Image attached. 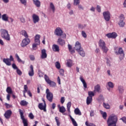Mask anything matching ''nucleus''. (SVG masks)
I'll return each instance as SVG.
<instances>
[{"label":"nucleus","instance_id":"obj_1","mask_svg":"<svg viewBox=\"0 0 126 126\" xmlns=\"http://www.w3.org/2000/svg\"><path fill=\"white\" fill-rule=\"evenodd\" d=\"M117 123H118V116L112 114L109 117L107 120V126H117Z\"/></svg>","mask_w":126,"mask_h":126},{"label":"nucleus","instance_id":"obj_2","mask_svg":"<svg viewBox=\"0 0 126 126\" xmlns=\"http://www.w3.org/2000/svg\"><path fill=\"white\" fill-rule=\"evenodd\" d=\"M63 30H62V29L60 27H58L56 28V29L55 30L54 34L56 36H59L61 37V36H63L62 38L63 39H66V34L65 33H63Z\"/></svg>","mask_w":126,"mask_h":126},{"label":"nucleus","instance_id":"obj_3","mask_svg":"<svg viewBox=\"0 0 126 126\" xmlns=\"http://www.w3.org/2000/svg\"><path fill=\"white\" fill-rule=\"evenodd\" d=\"M1 36L3 39L6 40V41H10V36L9 35V34H8V32L6 30H1Z\"/></svg>","mask_w":126,"mask_h":126},{"label":"nucleus","instance_id":"obj_4","mask_svg":"<svg viewBox=\"0 0 126 126\" xmlns=\"http://www.w3.org/2000/svg\"><path fill=\"white\" fill-rule=\"evenodd\" d=\"M98 45L100 49H101L102 51L103 52V53H107V52H108V51H109L108 47L106 46V43H105V41L103 40H99Z\"/></svg>","mask_w":126,"mask_h":126},{"label":"nucleus","instance_id":"obj_5","mask_svg":"<svg viewBox=\"0 0 126 126\" xmlns=\"http://www.w3.org/2000/svg\"><path fill=\"white\" fill-rule=\"evenodd\" d=\"M19 112L20 113L21 119L23 121V124L24 126H28V120L24 118V112L21 109H19Z\"/></svg>","mask_w":126,"mask_h":126},{"label":"nucleus","instance_id":"obj_6","mask_svg":"<svg viewBox=\"0 0 126 126\" xmlns=\"http://www.w3.org/2000/svg\"><path fill=\"white\" fill-rule=\"evenodd\" d=\"M46 98L49 102H53V99H54V95L53 93L50 92V90L47 89L46 91Z\"/></svg>","mask_w":126,"mask_h":126},{"label":"nucleus","instance_id":"obj_7","mask_svg":"<svg viewBox=\"0 0 126 126\" xmlns=\"http://www.w3.org/2000/svg\"><path fill=\"white\" fill-rule=\"evenodd\" d=\"M103 16L105 21L107 22L110 21V19H111V13H110L108 11L103 12Z\"/></svg>","mask_w":126,"mask_h":126},{"label":"nucleus","instance_id":"obj_8","mask_svg":"<svg viewBox=\"0 0 126 126\" xmlns=\"http://www.w3.org/2000/svg\"><path fill=\"white\" fill-rule=\"evenodd\" d=\"M30 43V39L28 37H26L24 38L21 44V47H26Z\"/></svg>","mask_w":126,"mask_h":126},{"label":"nucleus","instance_id":"obj_9","mask_svg":"<svg viewBox=\"0 0 126 126\" xmlns=\"http://www.w3.org/2000/svg\"><path fill=\"white\" fill-rule=\"evenodd\" d=\"M11 115H12V111L11 110H8L4 114V116L5 117V119L8 120V119H10Z\"/></svg>","mask_w":126,"mask_h":126},{"label":"nucleus","instance_id":"obj_10","mask_svg":"<svg viewBox=\"0 0 126 126\" xmlns=\"http://www.w3.org/2000/svg\"><path fill=\"white\" fill-rule=\"evenodd\" d=\"M32 21L34 24L36 23H38L40 20V18H39V16L35 14H33L32 16Z\"/></svg>","mask_w":126,"mask_h":126},{"label":"nucleus","instance_id":"obj_11","mask_svg":"<svg viewBox=\"0 0 126 126\" xmlns=\"http://www.w3.org/2000/svg\"><path fill=\"white\" fill-rule=\"evenodd\" d=\"M74 49L77 51V52L80 51V50H81V49H83L81 47V44H80L79 41L76 42Z\"/></svg>","mask_w":126,"mask_h":126},{"label":"nucleus","instance_id":"obj_12","mask_svg":"<svg viewBox=\"0 0 126 126\" xmlns=\"http://www.w3.org/2000/svg\"><path fill=\"white\" fill-rule=\"evenodd\" d=\"M106 36H107L108 38L115 39L118 37V34H117V33L116 32H112L106 34Z\"/></svg>","mask_w":126,"mask_h":126},{"label":"nucleus","instance_id":"obj_13","mask_svg":"<svg viewBox=\"0 0 126 126\" xmlns=\"http://www.w3.org/2000/svg\"><path fill=\"white\" fill-rule=\"evenodd\" d=\"M40 38H41V35L39 34H36L34 37L35 44L36 45H40Z\"/></svg>","mask_w":126,"mask_h":126},{"label":"nucleus","instance_id":"obj_14","mask_svg":"<svg viewBox=\"0 0 126 126\" xmlns=\"http://www.w3.org/2000/svg\"><path fill=\"white\" fill-rule=\"evenodd\" d=\"M46 104H43V103H39L38 104V108L39 109H40V110H43V111L44 112H47V110H46Z\"/></svg>","mask_w":126,"mask_h":126},{"label":"nucleus","instance_id":"obj_15","mask_svg":"<svg viewBox=\"0 0 126 126\" xmlns=\"http://www.w3.org/2000/svg\"><path fill=\"white\" fill-rule=\"evenodd\" d=\"M33 4L36 7H41V1L39 0H32Z\"/></svg>","mask_w":126,"mask_h":126},{"label":"nucleus","instance_id":"obj_16","mask_svg":"<svg viewBox=\"0 0 126 126\" xmlns=\"http://www.w3.org/2000/svg\"><path fill=\"white\" fill-rule=\"evenodd\" d=\"M3 63H5V64H6V65H8V66L11 65V62L9 60V58H6V59L4 58L3 59Z\"/></svg>","mask_w":126,"mask_h":126},{"label":"nucleus","instance_id":"obj_17","mask_svg":"<svg viewBox=\"0 0 126 126\" xmlns=\"http://www.w3.org/2000/svg\"><path fill=\"white\" fill-rule=\"evenodd\" d=\"M57 43L60 46H63L65 45V41L62 38H59L57 41Z\"/></svg>","mask_w":126,"mask_h":126},{"label":"nucleus","instance_id":"obj_18","mask_svg":"<svg viewBox=\"0 0 126 126\" xmlns=\"http://www.w3.org/2000/svg\"><path fill=\"white\" fill-rule=\"evenodd\" d=\"M77 52L78 53L79 55H80V56H81L83 58H84V57H85L86 53L85 51H84V50H83V48L81 49L80 50L77 51Z\"/></svg>","mask_w":126,"mask_h":126},{"label":"nucleus","instance_id":"obj_19","mask_svg":"<svg viewBox=\"0 0 126 126\" xmlns=\"http://www.w3.org/2000/svg\"><path fill=\"white\" fill-rule=\"evenodd\" d=\"M31 70L29 72V76H33L34 75V67L33 65H31L30 66Z\"/></svg>","mask_w":126,"mask_h":126},{"label":"nucleus","instance_id":"obj_20","mask_svg":"<svg viewBox=\"0 0 126 126\" xmlns=\"http://www.w3.org/2000/svg\"><path fill=\"white\" fill-rule=\"evenodd\" d=\"M52 50L54 52H60V47L58 45L54 44L52 46Z\"/></svg>","mask_w":126,"mask_h":126},{"label":"nucleus","instance_id":"obj_21","mask_svg":"<svg viewBox=\"0 0 126 126\" xmlns=\"http://www.w3.org/2000/svg\"><path fill=\"white\" fill-rule=\"evenodd\" d=\"M41 59H46L47 58V53H46L45 49H42L41 50Z\"/></svg>","mask_w":126,"mask_h":126},{"label":"nucleus","instance_id":"obj_22","mask_svg":"<svg viewBox=\"0 0 126 126\" xmlns=\"http://www.w3.org/2000/svg\"><path fill=\"white\" fill-rule=\"evenodd\" d=\"M100 90L101 89L100 88V85L98 84L94 87V93H96V92L100 93Z\"/></svg>","mask_w":126,"mask_h":126},{"label":"nucleus","instance_id":"obj_23","mask_svg":"<svg viewBox=\"0 0 126 126\" xmlns=\"http://www.w3.org/2000/svg\"><path fill=\"white\" fill-rule=\"evenodd\" d=\"M20 34L22 35L23 36H24L25 38H28V34H27V32H26L25 30H23L21 31Z\"/></svg>","mask_w":126,"mask_h":126},{"label":"nucleus","instance_id":"obj_24","mask_svg":"<svg viewBox=\"0 0 126 126\" xmlns=\"http://www.w3.org/2000/svg\"><path fill=\"white\" fill-rule=\"evenodd\" d=\"M80 79L81 82H82L84 88H87V84L86 83V82H85V80L83 79V78H82V77H80Z\"/></svg>","mask_w":126,"mask_h":126},{"label":"nucleus","instance_id":"obj_25","mask_svg":"<svg viewBox=\"0 0 126 126\" xmlns=\"http://www.w3.org/2000/svg\"><path fill=\"white\" fill-rule=\"evenodd\" d=\"M118 90L120 94H123V93H124V87L123 86H119Z\"/></svg>","mask_w":126,"mask_h":126},{"label":"nucleus","instance_id":"obj_26","mask_svg":"<svg viewBox=\"0 0 126 126\" xmlns=\"http://www.w3.org/2000/svg\"><path fill=\"white\" fill-rule=\"evenodd\" d=\"M15 57L17 60V61L18 62V63H23V64H24L25 63V62L21 60V59H20V58H19V56H18V54H16L15 55Z\"/></svg>","mask_w":126,"mask_h":126},{"label":"nucleus","instance_id":"obj_27","mask_svg":"<svg viewBox=\"0 0 126 126\" xmlns=\"http://www.w3.org/2000/svg\"><path fill=\"white\" fill-rule=\"evenodd\" d=\"M66 64H67V66H68V67H71V66H72V60H67Z\"/></svg>","mask_w":126,"mask_h":126},{"label":"nucleus","instance_id":"obj_28","mask_svg":"<svg viewBox=\"0 0 126 126\" xmlns=\"http://www.w3.org/2000/svg\"><path fill=\"white\" fill-rule=\"evenodd\" d=\"M74 113L75 115H78V116H81V112L79 108H76L74 110Z\"/></svg>","mask_w":126,"mask_h":126},{"label":"nucleus","instance_id":"obj_29","mask_svg":"<svg viewBox=\"0 0 126 126\" xmlns=\"http://www.w3.org/2000/svg\"><path fill=\"white\" fill-rule=\"evenodd\" d=\"M50 7L51 10H52L53 12H55L56 11V7H55V5H54V3L53 2L50 3Z\"/></svg>","mask_w":126,"mask_h":126},{"label":"nucleus","instance_id":"obj_30","mask_svg":"<svg viewBox=\"0 0 126 126\" xmlns=\"http://www.w3.org/2000/svg\"><path fill=\"white\" fill-rule=\"evenodd\" d=\"M65 111H66V110L65 109V108H64L63 106L60 107L59 112L60 113L63 114V113L65 112Z\"/></svg>","mask_w":126,"mask_h":126},{"label":"nucleus","instance_id":"obj_31","mask_svg":"<svg viewBox=\"0 0 126 126\" xmlns=\"http://www.w3.org/2000/svg\"><path fill=\"white\" fill-rule=\"evenodd\" d=\"M70 119L71 121V122H72V124L74 126H77V123H76V121H75V120H74V119H73L72 118V117H71V116L70 115Z\"/></svg>","mask_w":126,"mask_h":126},{"label":"nucleus","instance_id":"obj_32","mask_svg":"<svg viewBox=\"0 0 126 126\" xmlns=\"http://www.w3.org/2000/svg\"><path fill=\"white\" fill-rule=\"evenodd\" d=\"M78 26L79 29H81V30H83V29H84V28H85V27H86L87 25L86 24H78Z\"/></svg>","mask_w":126,"mask_h":126},{"label":"nucleus","instance_id":"obj_33","mask_svg":"<svg viewBox=\"0 0 126 126\" xmlns=\"http://www.w3.org/2000/svg\"><path fill=\"white\" fill-rule=\"evenodd\" d=\"M44 79L46 82H47V83L48 84L51 82V80H50V78H49V76H48V75H47L46 74L44 75Z\"/></svg>","mask_w":126,"mask_h":126},{"label":"nucleus","instance_id":"obj_34","mask_svg":"<svg viewBox=\"0 0 126 126\" xmlns=\"http://www.w3.org/2000/svg\"><path fill=\"white\" fill-rule=\"evenodd\" d=\"M93 98L92 97H90L89 96H88L87 98V104L89 105L91 103V102H92Z\"/></svg>","mask_w":126,"mask_h":126},{"label":"nucleus","instance_id":"obj_35","mask_svg":"<svg viewBox=\"0 0 126 126\" xmlns=\"http://www.w3.org/2000/svg\"><path fill=\"white\" fill-rule=\"evenodd\" d=\"M88 95L89 97L93 98V97H94V96H95V94L94 92L89 91L88 92Z\"/></svg>","mask_w":126,"mask_h":126},{"label":"nucleus","instance_id":"obj_36","mask_svg":"<svg viewBox=\"0 0 126 126\" xmlns=\"http://www.w3.org/2000/svg\"><path fill=\"white\" fill-rule=\"evenodd\" d=\"M116 53L117 55H123V54H124L122 48H119L118 52H116Z\"/></svg>","mask_w":126,"mask_h":126},{"label":"nucleus","instance_id":"obj_37","mask_svg":"<svg viewBox=\"0 0 126 126\" xmlns=\"http://www.w3.org/2000/svg\"><path fill=\"white\" fill-rule=\"evenodd\" d=\"M71 107V102H69L67 103V110L69 113L70 112V107Z\"/></svg>","mask_w":126,"mask_h":126},{"label":"nucleus","instance_id":"obj_38","mask_svg":"<svg viewBox=\"0 0 126 126\" xmlns=\"http://www.w3.org/2000/svg\"><path fill=\"white\" fill-rule=\"evenodd\" d=\"M21 106H27L28 105V102L25 100H22L20 102Z\"/></svg>","mask_w":126,"mask_h":126},{"label":"nucleus","instance_id":"obj_39","mask_svg":"<svg viewBox=\"0 0 126 126\" xmlns=\"http://www.w3.org/2000/svg\"><path fill=\"white\" fill-rule=\"evenodd\" d=\"M48 84H49L51 87H56V83L52 81H50V82H49V83H48Z\"/></svg>","mask_w":126,"mask_h":126},{"label":"nucleus","instance_id":"obj_40","mask_svg":"<svg viewBox=\"0 0 126 126\" xmlns=\"http://www.w3.org/2000/svg\"><path fill=\"white\" fill-rule=\"evenodd\" d=\"M2 19L3 20H4V21H8V17L5 14L2 15Z\"/></svg>","mask_w":126,"mask_h":126},{"label":"nucleus","instance_id":"obj_41","mask_svg":"<svg viewBox=\"0 0 126 126\" xmlns=\"http://www.w3.org/2000/svg\"><path fill=\"white\" fill-rule=\"evenodd\" d=\"M103 107L107 110H109V109H110V105H109V104H108V103L103 102Z\"/></svg>","mask_w":126,"mask_h":126},{"label":"nucleus","instance_id":"obj_42","mask_svg":"<svg viewBox=\"0 0 126 126\" xmlns=\"http://www.w3.org/2000/svg\"><path fill=\"white\" fill-rule=\"evenodd\" d=\"M107 85L109 86V88H114V83L112 82H108Z\"/></svg>","mask_w":126,"mask_h":126},{"label":"nucleus","instance_id":"obj_43","mask_svg":"<svg viewBox=\"0 0 126 126\" xmlns=\"http://www.w3.org/2000/svg\"><path fill=\"white\" fill-rule=\"evenodd\" d=\"M55 66L56 68H57L58 69H60V68H61V63H60V62H56Z\"/></svg>","mask_w":126,"mask_h":126},{"label":"nucleus","instance_id":"obj_44","mask_svg":"<svg viewBox=\"0 0 126 126\" xmlns=\"http://www.w3.org/2000/svg\"><path fill=\"white\" fill-rule=\"evenodd\" d=\"M6 92L8 93V94H11L12 93V90H11V88L10 87H8L6 89Z\"/></svg>","mask_w":126,"mask_h":126},{"label":"nucleus","instance_id":"obj_45","mask_svg":"<svg viewBox=\"0 0 126 126\" xmlns=\"http://www.w3.org/2000/svg\"><path fill=\"white\" fill-rule=\"evenodd\" d=\"M118 24L120 27H124L125 26V23L123 20H120Z\"/></svg>","mask_w":126,"mask_h":126},{"label":"nucleus","instance_id":"obj_46","mask_svg":"<svg viewBox=\"0 0 126 126\" xmlns=\"http://www.w3.org/2000/svg\"><path fill=\"white\" fill-rule=\"evenodd\" d=\"M77 5H78L79 10H84V7L82 5L78 4Z\"/></svg>","mask_w":126,"mask_h":126},{"label":"nucleus","instance_id":"obj_47","mask_svg":"<svg viewBox=\"0 0 126 126\" xmlns=\"http://www.w3.org/2000/svg\"><path fill=\"white\" fill-rule=\"evenodd\" d=\"M81 34L83 38H87V34H86V32L84 31H82Z\"/></svg>","mask_w":126,"mask_h":126},{"label":"nucleus","instance_id":"obj_48","mask_svg":"<svg viewBox=\"0 0 126 126\" xmlns=\"http://www.w3.org/2000/svg\"><path fill=\"white\" fill-rule=\"evenodd\" d=\"M59 73L62 76H63V75H64V70L63 69H61L59 70Z\"/></svg>","mask_w":126,"mask_h":126},{"label":"nucleus","instance_id":"obj_49","mask_svg":"<svg viewBox=\"0 0 126 126\" xmlns=\"http://www.w3.org/2000/svg\"><path fill=\"white\" fill-rule=\"evenodd\" d=\"M80 3V0H74V5H77Z\"/></svg>","mask_w":126,"mask_h":126},{"label":"nucleus","instance_id":"obj_50","mask_svg":"<svg viewBox=\"0 0 126 126\" xmlns=\"http://www.w3.org/2000/svg\"><path fill=\"white\" fill-rule=\"evenodd\" d=\"M55 120L57 123V126H60L61 125V123H60V121H59V118L58 117H55Z\"/></svg>","mask_w":126,"mask_h":126},{"label":"nucleus","instance_id":"obj_51","mask_svg":"<svg viewBox=\"0 0 126 126\" xmlns=\"http://www.w3.org/2000/svg\"><path fill=\"white\" fill-rule=\"evenodd\" d=\"M21 3H22V4H24V5H26L27 3V0H19Z\"/></svg>","mask_w":126,"mask_h":126},{"label":"nucleus","instance_id":"obj_52","mask_svg":"<svg viewBox=\"0 0 126 126\" xmlns=\"http://www.w3.org/2000/svg\"><path fill=\"white\" fill-rule=\"evenodd\" d=\"M104 99V97H103V95H100L97 98V101H101V100H103Z\"/></svg>","mask_w":126,"mask_h":126},{"label":"nucleus","instance_id":"obj_53","mask_svg":"<svg viewBox=\"0 0 126 126\" xmlns=\"http://www.w3.org/2000/svg\"><path fill=\"white\" fill-rule=\"evenodd\" d=\"M120 56L119 57V59L120 61H123L124 60V58H125V54H120Z\"/></svg>","mask_w":126,"mask_h":126},{"label":"nucleus","instance_id":"obj_54","mask_svg":"<svg viewBox=\"0 0 126 126\" xmlns=\"http://www.w3.org/2000/svg\"><path fill=\"white\" fill-rule=\"evenodd\" d=\"M29 117L31 120H33V119H34V115L32 113H30V114L29 115Z\"/></svg>","mask_w":126,"mask_h":126},{"label":"nucleus","instance_id":"obj_55","mask_svg":"<svg viewBox=\"0 0 126 126\" xmlns=\"http://www.w3.org/2000/svg\"><path fill=\"white\" fill-rule=\"evenodd\" d=\"M37 46H39V45L37 44L36 43H33L32 44V49H33V50H36V48H37Z\"/></svg>","mask_w":126,"mask_h":126},{"label":"nucleus","instance_id":"obj_56","mask_svg":"<svg viewBox=\"0 0 126 126\" xmlns=\"http://www.w3.org/2000/svg\"><path fill=\"white\" fill-rule=\"evenodd\" d=\"M102 117L104 120H106L107 119V113L104 112L102 113Z\"/></svg>","mask_w":126,"mask_h":126},{"label":"nucleus","instance_id":"obj_57","mask_svg":"<svg viewBox=\"0 0 126 126\" xmlns=\"http://www.w3.org/2000/svg\"><path fill=\"white\" fill-rule=\"evenodd\" d=\"M17 73L19 75H22V72L21 71V70H20V69H19L18 68L17 69Z\"/></svg>","mask_w":126,"mask_h":126},{"label":"nucleus","instance_id":"obj_58","mask_svg":"<svg viewBox=\"0 0 126 126\" xmlns=\"http://www.w3.org/2000/svg\"><path fill=\"white\" fill-rule=\"evenodd\" d=\"M96 10H97L98 12H101V6L97 5L96 6Z\"/></svg>","mask_w":126,"mask_h":126},{"label":"nucleus","instance_id":"obj_59","mask_svg":"<svg viewBox=\"0 0 126 126\" xmlns=\"http://www.w3.org/2000/svg\"><path fill=\"white\" fill-rule=\"evenodd\" d=\"M12 66L14 69H18V68L17 67V66H16V64H15V63H13L12 64Z\"/></svg>","mask_w":126,"mask_h":126},{"label":"nucleus","instance_id":"obj_60","mask_svg":"<svg viewBox=\"0 0 126 126\" xmlns=\"http://www.w3.org/2000/svg\"><path fill=\"white\" fill-rule=\"evenodd\" d=\"M64 101H65V99H64V97H62L61 98V102L62 104H63V103H64Z\"/></svg>","mask_w":126,"mask_h":126},{"label":"nucleus","instance_id":"obj_61","mask_svg":"<svg viewBox=\"0 0 126 126\" xmlns=\"http://www.w3.org/2000/svg\"><path fill=\"white\" fill-rule=\"evenodd\" d=\"M106 63L108 66H111V61L109 59L107 60Z\"/></svg>","mask_w":126,"mask_h":126},{"label":"nucleus","instance_id":"obj_62","mask_svg":"<svg viewBox=\"0 0 126 126\" xmlns=\"http://www.w3.org/2000/svg\"><path fill=\"white\" fill-rule=\"evenodd\" d=\"M120 17L121 19L120 20H123V21L125 20V15L121 14Z\"/></svg>","mask_w":126,"mask_h":126},{"label":"nucleus","instance_id":"obj_63","mask_svg":"<svg viewBox=\"0 0 126 126\" xmlns=\"http://www.w3.org/2000/svg\"><path fill=\"white\" fill-rule=\"evenodd\" d=\"M120 120H122V121H123V122L125 124H126V117H122Z\"/></svg>","mask_w":126,"mask_h":126},{"label":"nucleus","instance_id":"obj_64","mask_svg":"<svg viewBox=\"0 0 126 126\" xmlns=\"http://www.w3.org/2000/svg\"><path fill=\"white\" fill-rule=\"evenodd\" d=\"M20 20L22 23H25V18L22 17L20 18Z\"/></svg>","mask_w":126,"mask_h":126}]
</instances>
